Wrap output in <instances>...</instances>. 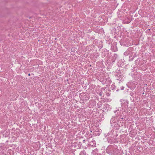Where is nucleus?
Masks as SVG:
<instances>
[{
	"instance_id": "1",
	"label": "nucleus",
	"mask_w": 155,
	"mask_h": 155,
	"mask_svg": "<svg viewBox=\"0 0 155 155\" xmlns=\"http://www.w3.org/2000/svg\"><path fill=\"white\" fill-rule=\"evenodd\" d=\"M30 74H28V75H29V76H30Z\"/></svg>"
}]
</instances>
